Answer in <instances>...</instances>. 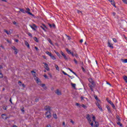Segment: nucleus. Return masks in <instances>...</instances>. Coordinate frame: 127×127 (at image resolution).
<instances>
[{
  "instance_id": "1",
  "label": "nucleus",
  "mask_w": 127,
  "mask_h": 127,
  "mask_svg": "<svg viewBox=\"0 0 127 127\" xmlns=\"http://www.w3.org/2000/svg\"><path fill=\"white\" fill-rule=\"evenodd\" d=\"M31 72L32 75H33L34 77H35L34 79L35 80L36 83L38 84V85H41L40 79H39L38 77H36V75H35V71L32 70Z\"/></svg>"
},
{
  "instance_id": "2",
  "label": "nucleus",
  "mask_w": 127,
  "mask_h": 127,
  "mask_svg": "<svg viewBox=\"0 0 127 127\" xmlns=\"http://www.w3.org/2000/svg\"><path fill=\"white\" fill-rule=\"evenodd\" d=\"M86 119L87 120L89 124H90L92 127H94V123L92 122V120H91V117L90 115L87 114L86 116Z\"/></svg>"
},
{
  "instance_id": "3",
  "label": "nucleus",
  "mask_w": 127,
  "mask_h": 127,
  "mask_svg": "<svg viewBox=\"0 0 127 127\" xmlns=\"http://www.w3.org/2000/svg\"><path fill=\"white\" fill-rule=\"evenodd\" d=\"M45 117L46 118H47V119H50V118H51V113L50 112V111H47L45 113Z\"/></svg>"
},
{
  "instance_id": "4",
  "label": "nucleus",
  "mask_w": 127,
  "mask_h": 127,
  "mask_svg": "<svg viewBox=\"0 0 127 127\" xmlns=\"http://www.w3.org/2000/svg\"><path fill=\"white\" fill-rule=\"evenodd\" d=\"M43 64H44V68L47 70V71H49V67H48V64L46 63H43Z\"/></svg>"
},
{
  "instance_id": "5",
  "label": "nucleus",
  "mask_w": 127,
  "mask_h": 127,
  "mask_svg": "<svg viewBox=\"0 0 127 127\" xmlns=\"http://www.w3.org/2000/svg\"><path fill=\"white\" fill-rule=\"evenodd\" d=\"M51 110V107L49 106H46L45 107V110L47 111V112H50V110Z\"/></svg>"
},
{
  "instance_id": "6",
  "label": "nucleus",
  "mask_w": 127,
  "mask_h": 127,
  "mask_svg": "<svg viewBox=\"0 0 127 127\" xmlns=\"http://www.w3.org/2000/svg\"><path fill=\"white\" fill-rule=\"evenodd\" d=\"M55 93L57 94L58 96H61V95H62V93H61V91L59 90V89H57L55 91Z\"/></svg>"
},
{
  "instance_id": "7",
  "label": "nucleus",
  "mask_w": 127,
  "mask_h": 127,
  "mask_svg": "<svg viewBox=\"0 0 127 127\" xmlns=\"http://www.w3.org/2000/svg\"><path fill=\"white\" fill-rule=\"evenodd\" d=\"M110 2H111V4L114 6V7H117L116 6V3H115V0H108Z\"/></svg>"
},
{
  "instance_id": "8",
  "label": "nucleus",
  "mask_w": 127,
  "mask_h": 127,
  "mask_svg": "<svg viewBox=\"0 0 127 127\" xmlns=\"http://www.w3.org/2000/svg\"><path fill=\"white\" fill-rule=\"evenodd\" d=\"M30 26L31 28H32V29H33V30H36V29H35V28H36V27H37L36 26V25L34 24H33V25H30Z\"/></svg>"
},
{
  "instance_id": "9",
  "label": "nucleus",
  "mask_w": 127,
  "mask_h": 127,
  "mask_svg": "<svg viewBox=\"0 0 127 127\" xmlns=\"http://www.w3.org/2000/svg\"><path fill=\"white\" fill-rule=\"evenodd\" d=\"M1 118L4 119V120H7V119H8L9 117L6 116V115H5V114H2Z\"/></svg>"
},
{
  "instance_id": "10",
  "label": "nucleus",
  "mask_w": 127,
  "mask_h": 127,
  "mask_svg": "<svg viewBox=\"0 0 127 127\" xmlns=\"http://www.w3.org/2000/svg\"><path fill=\"white\" fill-rule=\"evenodd\" d=\"M25 45H26V46H27V47L29 49H30V46H29V44L28 43V42H27V41H25Z\"/></svg>"
},
{
  "instance_id": "11",
  "label": "nucleus",
  "mask_w": 127,
  "mask_h": 127,
  "mask_svg": "<svg viewBox=\"0 0 127 127\" xmlns=\"http://www.w3.org/2000/svg\"><path fill=\"white\" fill-rule=\"evenodd\" d=\"M4 32H5V33H6V34H7V35H9V34H11V33H10V31H8L7 30H6V29H4L3 30Z\"/></svg>"
},
{
  "instance_id": "12",
  "label": "nucleus",
  "mask_w": 127,
  "mask_h": 127,
  "mask_svg": "<svg viewBox=\"0 0 127 127\" xmlns=\"http://www.w3.org/2000/svg\"><path fill=\"white\" fill-rule=\"evenodd\" d=\"M108 47H110L111 48H114V47H113V44H111L110 41H108Z\"/></svg>"
},
{
  "instance_id": "13",
  "label": "nucleus",
  "mask_w": 127,
  "mask_h": 127,
  "mask_svg": "<svg viewBox=\"0 0 127 127\" xmlns=\"http://www.w3.org/2000/svg\"><path fill=\"white\" fill-rule=\"evenodd\" d=\"M93 84H89V86L90 88V90H91V91L93 92V91H94V89H93Z\"/></svg>"
},
{
  "instance_id": "14",
  "label": "nucleus",
  "mask_w": 127,
  "mask_h": 127,
  "mask_svg": "<svg viewBox=\"0 0 127 127\" xmlns=\"http://www.w3.org/2000/svg\"><path fill=\"white\" fill-rule=\"evenodd\" d=\"M20 11L21 12H23V13H26V11L25 10H24V9H22V8H19Z\"/></svg>"
},
{
  "instance_id": "15",
  "label": "nucleus",
  "mask_w": 127,
  "mask_h": 127,
  "mask_svg": "<svg viewBox=\"0 0 127 127\" xmlns=\"http://www.w3.org/2000/svg\"><path fill=\"white\" fill-rule=\"evenodd\" d=\"M51 58L53 60H56V58L55 57V56H54V55H52L51 56H50Z\"/></svg>"
},
{
  "instance_id": "16",
  "label": "nucleus",
  "mask_w": 127,
  "mask_h": 127,
  "mask_svg": "<svg viewBox=\"0 0 127 127\" xmlns=\"http://www.w3.org/2000/svg\"><path fill=\"white\" fill-rule=\"evenodd\" d=\"M106 108L109 112V113H111V108H110V106H106Z\"/></svg>"
},
{
  "instance_id": "17",
  "label": "nucleus",
  "mask_w": 127,
  "mask_h": 127,
  "mask_svg": "<svg viewBox=\"0 0 127 127\" xmlns=\"http://www.w3.org/2000/svg\"><path fill=\"white\" fill-rule=\"evenodd\" d=\"M26 13H28V14H29L30 15H32V16H33V15H34L33 14H32V13H31L28 11H27L26 12Z\"/></svg>"
},
{
  "instance_id": "18",
  "label": "nucleus",
  "mask_w": 127,
  "mask_h": 127,
  "mask_svg": "<svg viewBox=\"0 0 127 127\" xmlns=\"http://www.w3.org/2000/svg\"><path fill=\"white\" fill-rule=\"evenodd\" d=\"M95 124L94 125V127H99V123L95 122Z\"/></svg>"
},
{
  "instance_id": "19",
  "label": "nucleus",
  "mask_w": 127,
  "mask_h": 127,
  "mask_svg": "<svg viewBox=\"0 0 127 127\" xmlns=\"http://www.w3.org/2000/svg\"><path fill=\"white\" fill-rule=\"evenodd\" d=\"M55 67L56 70H57L58 71H59V66H58V65L57 64L55 65Z\"/></svg>"
},
{
  "instance_id": "20",
  "label": "nucleus",
  "mask_w": 127,
  "mask_h": 127,
  "mask_svg": "<svg viewBox=\"0 0 127 127\" xmlns=\"http://www.w3.org/2000/svg\"><path fill=\"white\" fill-rule=\"evenodd\" d=\"M46 54H47V55H49V56H51L52 54H51L50 52H48V51H47L46 52Z\"/></svg>"
},
{
  "instance_id": "21",
  "label": "nucleus",
  "mask_w": 127,
  "mask_h": 127,
  "mask_svg": "<svg viewBox=\"0 0 127 127\" xmlns=\"http://www.w3.org/2000/svg\"><path fill=\"white\" fill-rule=\"evenodd\" d=\"M111 105L112 106V108L116 110V106H115V104H114L113 103H112Z\"/></svg>"
},
{
  "instance_id": "22",
  "label": "nucleus",
  "mask_w": 127,
  "mask_h": 127,
  "mask_svg": "<svg viewBox=\"0 0 127 127\" xmlns=\"http://www.w3.org/2000/svg\"><path fill=\"white\" fill-rule=\"evenodd\" d=\"M98 109H99L100 111H103V108H102V107L101 106V105H98L97 106Z\"/></svg>"
},
{
  "instance_id": "23",
  "label": "nucleus",
  "mask_w": 127,
  "mask_h": 127,
  "mask_svg": "<svg viewBox=\"0 0 127 127\" xmlns=\"http://www.w3.org/2000/svg\"><path fill=\"white\" fill-rule=\"evenodd\" d=\"M106 100H107L108 103H109V104H110V105H111L112 103H113V102H112V101L109 100V99H108V98H107Z\"/></svg>"
},
{
  "instance_id": "24",
  "label": "nucleus",
  "mask_w": 127,
  "mask_h": 127,
  "mask_svg": "<svg viewBox=\"0 0 127 127\" xmlns=\"http://www.w3.org/2000/svg\"><path fill=\"white\" fill-rule=\"evenodd\" d=\"M63 56L65 60H68V58L66 57V55L64 54Z\"/></svg>"
},
{
  "instance_id": "25",
  "label": "nucleus",
  "mask_w": 127,
  "mask_h": 127,
  "mask_svg": "<svg viewBox=\"0 0 127 127\" xmlns=\"http://www.w3.org/2000/svg\"><path fill=\"white\" fill-rule=\"evenodd\" d=\"M71 86H72V87L73 88H75V87H76V84L71 83Z\"/></svg>"
},
{
  "instance_id": "26",
  "label": "nucleus",
  "mask_w": 127,
  "mask_h": 127,
  "mask_svg": "<svg viewBox=\"0 0 127 127\" xmlns=\"http://www.w3.org/2000/svg\"><path fill=\"white\" fill-rule=\"evenodd\" d=\"M34 40L36 41V42H38V39H37V38L36 37H34Z\"/></svg>"
},
{
  "instance_id": "27",
  "label": "nucleus",
  "mask_w": 127,
  "mask_h": 127,
  "mask_svg": "<svg viewBox=\"0 0 127 127\" xmlns=\"http://www.w3.org/2000/svg\"><path fill=\"white\" fill-rule=\"evenodd\" d=\"M117 125H118L119 126H120L121 127H123V124H122V123H121V122H117Z\"/></svg>"
},
{
  "instance_id": "28",
  "label": "nucleus",
  "mask_w": 127,
  "mask_h": 127,
  "mask_svg": "<svg viewBox=\"0 0 127 127\" xmlns=\"http://www.w3.org/2000/svg\"><path fill=\"white\" fill-rule=\"evenodd\" d=\"M99 102H100L101 101H100V100H98V102L96 103V106H97L100 105V103H99Z\"/></svg>"
},
{
  "instance_id": "29",
  "label": "nucleus",
  "mask_w": 127,
  "mask_h": 127,
  "mask_svg": "<svg viewBox=\"0 0 127 127\" xmlns=\"http://www.w3.org/2000/svg\"><path fill=\"white\" fill-rule=\"evenodd\" d=\"M53 117H54V119H56V120H57V119H58L57 115H56V114H54Z\"/></svg>"
},
{
  "instance_id": "30",
  "label": "nucleus",
  "mask_w": 127,
  "mask_h": 127,
  "mask_svg": "<svg viewBox=\"0 0 127 127\" xmlns=\"http://www.w3.org/2000/svg\"><path fill=\"white\" fill-rule=\"evenodd\" d=\"M11 48L13 49V50H14V51H15V50H17V49H16V48H15V47H14L13 46L11 47Z\"/></svg>"
},
{
  "instance_id": "31",
  "label": "nucleus",
  "mask_w": 127,
  "mask_h": 127,
  "mask_svg": "<svg viewBox=\"0 0 127 127\" xmlns=\"http://www.w3.org/2000/svg\"><path fill=\"white\" fill-rule=\"evenodd\" d=\"M81 107H82V108H84V109H87V106H86L84 104H82L81 105Z\"/></svg>"
},
{
  "instance_id": "32",
  "label": "nucleus",
  "mask_w": 127,
  "mask_h": 127,
  "mask_svg": "<svg viewBox=\"0 0 127 127\" xmlns=\"http://www.w3.org/2000/svg\"><path fill=\"white\" fill-rule=\"evenodd\" d=\"M66 51L68 53V54H70V52H71V51L69 50L68 48L66 49Z\"/></svg>"
},
{
  "instance_id": "33",
  "label": "nucleus",
  "mask_w": 127,
  "mask_h": 127,
  "mask_svg": "<svg viewBox=\"0 0 127 127\" xmlns=\"http://www.w3.org/2000/svg\"><path fill=\"white\" fill-rule=\"evenodd\" d=\"M92 120L94 122V123H96V117H95V116L92 117Z\"/></svg>"
},
{
  "instance_id": "34",
  "label": "nucleus",
  "mask_w": 127,
  "mask_h": 127,
  "mask_svg": "<svg viewBox=\"0 0 127 127\" xmlns=\"http://www.w3.org/2000/svg\"><path fill=\"white\" fill-rule=\"evenodd\" d=\"M123 63H127V59L125 60H122Z\"/></svg>"
},
{
  "instance_id": "35",
  "label": "nucleus",
  "mask_w": 127,
  "mask_h": 127,
  "mask_svg": "<svg viewBox=\"0 0 127 127\" xmlns=\"http://www.w3.org/2000/svg\"><path fill=\"white\" fill-rule=\"evenodd\" d=\"M89 82H91V84H92V85H94V81H93L92 80V79H90L89 80Z\"/></svg>"
},
{
  "instance_id": "36",
  "label": "nucleus",
  "mask_w": 127,
  "mask_h": 127,
  "mask_svg": "<svg viewBox=\"0 0 127 127\" xmlns=\"http://www.w3.org/2000/svg\"><path fill=\"white\" fill-rule=\"evenodd\" d=\"M113 41H114V42H115V43L118 42V41L117 40V39H116V38H113Z\"/></svg>"
},
{
  "instance_id": "37",
  "label": "nucleus",
  "mask_w": 127,
  "mask_h": 127,
  "mask_svg": "<svg viewBox=\"0 0 127 127\" xmlns=\"http://www.w3.org/2000/svg\"><path fill=\"white\" fill-rule=\"evenodd\" d=\"M122 1L126 4H127V0H123Z\"/></svg>"
},
{
  "instance_id": "38",
  "label": "nucleus",
  "mask_w": 127,
  "mask_h": 127,
  "mask_svg": "<svg viewBox=\"0 0 127 127\" xmlns=\"http://www.w3.org/2000/svg\"><path fill=\"white\" fill-rule=\"evenodd\" d=\"M124 79L125 82H126V83H127V76L124 77Z\"/></svg>"
},
{
  "instance_id": "39",
  "label": "nucleus",
  "mask_w": 127,
  "mask_h": 127,
  "mask_svg": "<svg viewBox=\"0 0 127 127\" xmlns=\"http://www.w3.org/2000/svg\"><path fill=\"white\" fill-rule=\"evenodd\" d=\"M17 53H18V51L17 49L16 50H15L14 51V54H15L16 55L17 54Z\"/></svg>"
},
{
  "instance_id": "40",
  "label": "nucleus",
  "mask_w": 127,
  "mask_h": 127,
  "mask_svg": "<svg viewBox=\"0 0 127 127\" xmlns=\"http://www.w3.org/2000/svg\"><path fill=\"white\" fill-rule=\"evenodd\" d=\"M3 74H2V73H0V78H3Z\"/></svg>"
},
{
  "instance_id": "41",
  "label": "nucleus",
  "mask_w": 127,
  "mask_h": 127,
  "mask_svg": "<svg viewBox=\"0 0 127 127\" xmlns=\"http://www.w3.org/2000/svg\"><path fill=\"white\" fill-rule=\"evenodd\" d=\"M27 34H28V35H29V36H30V37H32V34H31V33H28Z\"/></svg>"
},
{
  "instance_id": "42",
  "label": "nucleus",
  "mask_w": 127,
  "mask_h": 127,
  "mask_svg": "<svg viewBox=\"0 0 127 127\" xmlns=\"http://www.w3.org/2000/svg\"><path fill=\"white\" fill-rule=\"evenodd\" d=\"M73 61H74V63H75V64H78V62L77 61V60H76L75 59H74Z\"/></svg>"
},
{
  "instance_id": "43",
  "label": "nucleus",
  "mask_w": 127,
  "mask_h": 127,
  "mask_svg": "<svg viewBox=\"0 0 127 127\" xmlns=\"http://www.w3.org/2000/svg\"><path fill=\"white\" fill-rule=\"evenodd\" d=\"M63 73L65 76H67L68 75V74H67V73L65 72V71H63Z\"/></svg>"
},
{
  "instance_id": "44",
  "label": "nucleus",
  "mask_w": 127,
  "mask_h": 127,
  "mask_svg": "<svg viewBox=\"0 0 127 127\" xmlns=\"http://www.w3.org/2000/svg\"><path fill=\"white\" fill-rule=\"evenodd\" d=\"M40 86H41V87H42L43 88H44V87H45V84H41V85H40Z\"/></svg>"
},
{
  "instance_id": "45",
  "label": "nucleus",
  "mask_w": 127,
  "mask_h": 127,
  "mask_svg": "<svg viewBox=\"0 0 127 127\" xmlns=\"http://www.w3.org/2000/svg\"><path fill=\"white\" fill-rule=\"evenodd\" d=\"M39 101V99L38 98H36L35 100V101L36 102V103H37V102H38Z\"/></svg>"
},
{
  "instance_id": "46",
  "label": "nucleus",
  "mask_w": 127,
  "mask_h": 127,
  "mask_svg": "<svg viewBox=\"0 0 127 127\" xmlns=\"http://www.w3.org/2000/svg\"><path fill=\"white\" fill-rule=\"evenodd\" d=\"M55 53L58 56H60V54L59 53L55 52Z\"/></svg>"
},
{
  "instance_id": "47",
  "label": "nucleus",
  "mask_w": 127,
  "mask_h": 127,
  "mask_svg": "<svg viewBox=\"0 0 127 127\" xmlns=\"http://www.w3.org/2000/svg\"><path fill=\"white\" fill-rule=\"evenodd\" d=\"M44 77L46 78V79H48V77L47 76V75H46V74L44 75Z\"/></svg>"
},
{
  "instance_id": "48",
  "label": "nucleus",
  "mask_w": 127,
  "mask_h": 127,
  "mask_svg": "<svg viewBox=\"0 0 127 127\" xmlns=\"http://www.w3.org/2000/svg\"><path fill=\"white\" fill-rule=\"evenodd\" d=\"M84 98L85 97L83 96H81L80 99H81V101H83V100H84Z\"/></svg>"
},
{
  "instance_id": "49",
  "label": "nucleus",
  "mask_w": 127,
  "mask_h": 127,
  "mask_svg": "<svg viewBox=\"0 0 127 127\" xmlns=\"http://www.w3.org/2000/svg\"><path fill=\"white\" fill-rule=\"evenodd\" d=\"M70 54H71L72 56L74 57V54L73 53V52H70Z\"/></svg>"
},
{
  "instance_id": "50",
  "label": "nucleus",
  "mask_w": 127,
  "mask_h": 127,
  "mask_svg": "<svg viewBox=\"0 0 127 127\" xmlns=\"http://www.w3.org/2000/svg\"><path fill=\"white\" fill-rule=\"evenodd\" d=\"M61 54L62 55V56H63L64 55H65V54H64V53H63V52H61Z\"/></svg>"
},
{
  "instance_id": "51",
  "label": "nucleus",
  "mask_w": 127,
  "mask_h": 127,
  "mask_svg": "<svg viewBox=\"0 0 127 127\" xmlns=\"http://www.w3.org/2000/svg\"><path fill=\"white\" fill-rule=\"evenodd\" d=\"M49 26H50V27L52 28V24L49 23L48 24Z\"/></svg>"
},
{
  "instance_id": "52",
  "label": "nucleus",
  "mask_w": 127,
  "mask_h": 127,
  "mask_svg": "<svg viewBox=\"0 0 127 127\" xmlns=\"http://www.w3.org/2000/svg\"><path fill=\"white\" fill-rule=\"evenodd\" d=\"M75 106H77L78 107V106H80V104L76 103L75 104Z\"/></svg>"
},
{
  "instance_id": "53",
  "label": "nucleus",
  "mask_w": 127,
  "mask_h": 127,
  "mask_svg": "<svg viewBox=\"0 0 127 127\" xmlns=\"http://www.w3.org/2000/svg\"><path fill=\"white\" fill-rule=\"evenodd\" d=\"M21 112H22V113H24V108H23V109H21Z\"/></svg>"
},
{
  "instance_id": "54",
  "label": "nucleus",
  "mask_w": 127,
  "mask_h": 127,
  "mask_svg": "<svg viewBox=\"0 0 127 127\" xmlns=\"http://www.w3.org/2000/svg\"><path fill=\"white\" fill-rule=\"evenodd\" d=\"M26 10L27 11H30V9H29V8H27Z\"/></svg>"
},
{
  "instance_id": "55",
  "label": "nucleus",
  "mask_w": 127,
  "mask_h": 127,
  "mask_svg": "<svg viewBox=\"0 0 127 127\" xmlns=\"http://www.w3.org/2000/svg\"><path fill=\"white\" fill-rule=\"evenodd\" d=\"M35 49H36V51H38V48L37 47H35Z\"/></svg>"
},
{
  "instance_id": "56",
  "label": "nucleus",
  "mask_w": 127,
  "mask_h": 127,
  "mask_svg": "<svg viewBox=\"0 0 127 127\" xmlns=\"http://www.w3.org/2000/svg\"><path fill=\"white\" fill-rule=\"evenodd\" d=\"M77 13H82V12L81 11H80V10H77Z\"/></svg>"
},
{
  "instance_id": "57",
  "label": "nucleus",
  "mask_w": 127,
  "mask_h": 127,
  "mask_svg": "<svg viewBox=\"0 0 127 127\" xmlns=\"http://www.w3.org/2000/svg\"><path fill=\"white\" fill-rule=\"evenodd\" d=\"M70 123H71L72 125H74V121H73V120H70Z\"/></svg>"
},
{
  "instance_id": "58",
  "label": "nucleus",
  "mask_w": 127,
  "mask_h": 127,
  "mask_svg": "<svg viewBox=\"0 0 127 127\" xmlns=\"http://www.w3.org/2000/svg\"><path fill=\"white\" fill-rule=\"evenodd\" d=\"M41 28L42 29H43V30H45V28H44V27H43L42 26H41Z\"/></svg>"
},
{
  "instance_id": "59",
  "label": "nucleus",
  "mask_w": 127,
  "mask_h": 127,
  "mask_svg": "<svg viewBox=\"0 0 127 127\" xmlns=\"http://www.w3.org/2000/svg\"><path fill=\"white\" fill-rule=\"evenodd\" d=\"M74 56H75V57H76L77 58L78 57V55L77 54H76L74 55Z\"/></svg>"
},
{
  "instance_id": "60",
  "label": "nucleus",
  "mask_w": 127,
  "mask_h": 127,
  "mask_svg": "<svg viewBox=\"0 0 127 127\" xmlns=\"http://www.w3.org/2000/svg\"><path fill=\"white\" fill-rule=\"evenodd\" d=\"M7 42H8V43H11L10 41L8 40H6Z\"/></svg>"
},
{
  "instance_id": "61",
  "label": "nucleus",
  "mask_w": 127,
  "mask_h": 127,
  "mask_svg": "<svg viewBox=\"0 0 127 127\" xmlns=\"http://www.w3.org/2000/svg\"><path fill=\"white\" fill-rule=\"evenodd\" d=\"M82 42H83V39H81V40H80V43H82Z\"/></svg>"
},
{
  "instance_id": "62",
  "label": "nucleus",
  "mask_w": 127,
  "mask_h": 127,
  "mask_svg": "<svg viewBox=\"0 0 127 127\" xmlns=\"http://www.w3.org/2000/svg\"><path fill=\"white\" fill-rule=\"evenodd\" d=\"M14 41H15V42H18V40L17 39H15Z\"/></svg>"
},
{
  "instance_id": "63",
  "label": "nucleus",
  "mask_w": 127,
  "mask_h": 127,
  "mask_svg": "<svg viewBox=\"0 0 127 127\" xmlns=\"http://www.w3.org/2000/svg\"><path fill=\"white\" fill-rule=\"evenodd\" d=\"M52 27H55V24H52Z\"/></svg>"
},
{
  "instance_id": "64",
  "label": "nucleus",
  "mask_w": 127,
  "mask_h": 127,
  "mask_svg": "<svg viewBox=\"0 0 127 127\" xmlns=\"http://www.w3.org/2000/svg\"><path fill=\"white\" fill-rule=\"evenodd\" d=\"M46 127H51V126L50 125H47Z\"/></svg>"
}]
</instances>
